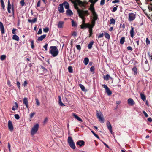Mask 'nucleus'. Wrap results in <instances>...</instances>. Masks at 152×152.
I'll use <instances>...</instances> for the list:
<instances>
[{"mask_svg": "<svg viewBox=\"0 0 152 152\" xmlns=\"http://www.w3.org/2000/svg\"><path fill=\"white\" fill-rule=\"evenodd\" d=\"M90 10L92 12L93 15V18L91 21L92 25L91 26V27H93L95 25V21L98 18V16L97 15L95 12L94 9L93 7H91L90 8Z\"/></svg>", "mask_w": 152, "mask_h": 152, "instance_id": "f257e3e1", "label": "nucleus"}, {"mask_svg": "<svg viewBox=\"0 0 152 152\" xmlns=\"http://www.w3.org/2000/svg\"><path fill=\"white\" fill-rule=\"evenodd\" d=\"M49 53L53 57L56 56L58 54L59 51L56 46H51L50 48Z\"/></svg>", "mask_w": 152, "mask_h": 152, "instance_id": "f03ea898", "label": "nucleus"}, {"mask_svg": "<svg viewBox=\"0 0 152 152\" xmlns=\"http://www.w3.org/2000/svg\"><path fill=\"white\" fill-rule=\"evenodd\" d=\"M77 12L79 15V17L83 19V17L86 15H89L88 11V10L83 11L82 10H77Z\"/></svg>", "mask_w": 152, "mask_h": 152, "instance_id": "7ed1b4c3", "label": "nucleus"}, {"mask_svg": "<svg viewBox=\"0 0 152 152\" xmlns=\"http://www.w3.org/2000/svg\"><path fill=\"white\" fill-rule=\"evenodd\" d=\"M67 142L70 147L73 149H74L75 148V146L73 140L70 136H69L68 138Z\"/></svg>", "mask_w": 152, "mask_h": 152, "instance_id": "20e7f679", "label": "nucleus"}, {"mask_svg": "<svg viewBox=\"0 0 152 152\" xmlns=\"http://www.w3.org/2000/svg\"><path fill=\"white\" fill-rule=\"evenodd\" d=\"M39 127V125L37 124L32 128L31 131V134L34 135L37 132Z\"/></svg>", "mask_w": 152, "mask_h": 152, "instance_id": "39448f33", "label": "nucleus"}, {"mask_svg": "<svg viewBox=\"0 0 152 152\" xmlns=\"http://www.w3.org/2000/svg\"><path fill=\"white\" fill-rule=\"evenodd\" d=\"M96 115L98 118L99 121L101 122H104V118L103 117V115L101 112H98L96 111Z\"/></svg>", "mask_w": 152, "mask_h": 152, "instance_id": "423d86ee", "label": "nucleus"}, {"mask_svg": "<svg viewBox=\"0 0 152 152\" xmlns=\"http://www.w3.org/2000/svg\"><path fill=\"white\" fill-rule=\"evenodd\" d=\"M136 14L131 13L129 14V20L130 21H132L135 18Z\"/></svg>", "mask_w": 152, "mask_h": 152, "instance_id": "0eeeda50", "label": "nucleus"}, {"mask_svg": "<svg viewBox=\"0 0 152 152\" xmlns=\"http://www.w3.org/2000/svg\"><path fill=\"white\" fill-rule=\"evenodd\" d=\"M107 127L110 132L111 134H113L112 129L111 125L110 122L109 121H107L106 122Z\"/></svg>", "mask_w": 152, "mask_h": 152, "instance_id": "6e6552de", "label": "nucleus"}, {"mask_svg": "<svg viewBox=\"0 0 152 152\" xmlns=\"http://www.w3.org/2000/svg\"><path fill=\"white\" fill-rule=\"evenodd\" d=\"M23 104L26 106V108L28 109V98L26 97H25L23 99Z\"/></svg>", "mask_w": 152, "mask_h": 152, "instance_id": "1a4fd4ad", "label": "nucleus"}, {"mask_svg": "<svg viewBox=\"0 0 152 152\" xmlns=\"http://www.w3.org/2000/svg\"><path fill=\"white\" fill-rule=\"evenodd\" d=\"M8 127L10 130L12 131L13 130V127L12 125V121L10 120L8 121Z\"/></svg>", "mask_w": 152, "mask_h": 152, "instance_id": "9d476101", "label": "nucleus"}, {"mask_svg": "<svg viewBox=\"0 0 152 152\" xmlns=\"http://www.w3.org/2000/svg\"><path fill=\"white\" fill-rule=\"evenodd\" d=\"M105 90L108 96H110L112 94V92L108 88V87L106 85H105Z\"/></svg>", "mask_w": 152, "mask_h": 152, "instance_id": "9b49d317", "label": "nucleus"}, {"mask_svg": "<svg viewBox=\"0 0 152 152\" xmlns=\"http://www.w3.org/2000/svg\"><path fill=\"white\" fill-rule=\"evenodd\" d=\"M76 144L80 147H81L85 145V142L84 141L79 140L77 142Z\"/></svg>", "mask_w": 152, "mask_h": 152, "instance_id": "f8f14e48", "label": "nucleus"}, {"mask_svg": "<svg viewBox=\"0 0 152 152\" xmlns=\"http://www.w3.org/2000/svg\"><path fill=\"white\" fill-rule=\"evenodd\" d=\"M58 10L61 13L64 12L63 4H60L58 7Z\"/></svg>", "mask_w": 152, "mask_h": 152, "instance_id": "ddd939ff", "label": "nucleus"}, {"mask_svg": "<svg viewBox=\"0 0 152 152\" xmlns=\"http://www.w3.org/2000/svg\"><path fill=\"white\" fill-rule=\"evenodd\" d=\"M127 101L128 104L132 106L135 103L134 101L131 98L129 99H128Z\"/></svg>", "mask_w": 152, "mask_h": 152, "instance_id": "4468645a", "label": "nucleus"}, {"mask_svg": "<svg viewBox=\"0 0 152 152\" xmlns=\"http://www.w3.org/2000/svg\"><path fill=\"white\" fill-rule=\"evenodd\" d=\"M64 23V22L61 21H59L58 24V28H62L63 27Z\"/></svg>", "mask_w": 152, "mask_h": 152, "instance_id": "2eb2a0df", "label": "nucleus"}, {"mask_svg": "<svg viewBox=\"0 0 152 152\" xmlns=\"http://www.w3.org/2000/svg\"><path fill=\"white\" fill-rule=\"evenodd\" d=\"M0 28L1 32L2 34L4 33V28L2 22H0Z\"/></svg>", "mask_w": 152, "mask_h": 152, "instance_id": "dca6fc26", "label": "nucleus"}, {"mask_svg": "<svg viewBox=\"0 0 152 152\" xmlns=\"http://www.w3.org/2000/svg\"><path fill=\"white\" fill-rule=\"evenodd\" d=\"M11 8V5L10 2V0L8 1V6H7V10L9 13H11L10 9Z\"/></svg>", "mask_w": 152, "mask_h": 152, "instance_id": "f3484780", "label": "nucleus"}, {"mask_svg": "<svg viewBox=\"0 0 152 152\" xmlns=\"http://www.w3.org/2000/svg\"><path fill=\"white\" fill-rule=\"evenodd\" d=\"M58 103L61 106H64L65 105L62 102L61 100V97L60 96H59L58 97Z\"/></svg>", "mask_w": 152, "mask_h": 152, "instance_id": "a211bd4d", "label": "nucleus"}, {"mask_svg": "<svg viewBox=\"0 0 152 152\" xmlns=\"http://www.w3.org/2000/svg\"><path fill=\"white\" fill-rule=\"evenodd\" d=\"M12 39L13 40H15L17 41H19V37L16 34L13 35Z\"/></svg>", "mask_w": 152, "mask_h": 152, "instance_id": "6ab92c4d", "label": "nucleus"}, {"mask_svg": "<svg viewBox=\"0 0 152 152\" xmlns=\"http://www.w3.org/2000/svg\"><path fill=\"white\" fill-rule=\"evenodd\" d=\"M46 37V35L44 34L39 37L38 39V40L39 41H41L42 40Z\"/></svg>", "mask_w": 152, "mask_h": 152, "instance_id": "aec40b11", "label": "nucleus"}, {"mask_svg": "<svg viewBox=\"0 0 152 152\" xmlns=\"http://www.w3.org/2000/svg\"><path fill=\"white\" fill-rule=\"evenodd\" d=\"M66 14L68 16H71V15H72L73 13L72 12L71 10H70L69 9H68L66 11Z\"/></svg>", "mask_w": 152, "mask_h": 152, "instance_id": "412c9836", "label": "nucleus"}, {"mask_svg": "<svg viewBox=\"0 0 152 152\" xmlns=\"http://www.w3.org/2000/svg\"><path fill=\"white\" fill-rule=\"evenodd\" d=\"M73 116L78 121H80L81 122H82V120L75 113H73Z\"/></svg>", "mask_w": 152, "mask_h": 152, "instance_id": "4be33fe9", "label": "nucleus"}, {"mask_svg": "<svg viewBox=\"0 0 152 152\" xmlns=\"http://www.w3.org/2000/svg\"><path fill=\"white\" fill-rule=\"evenodd\" d=\"M134 28L132 27H131V30L130 32V35L132 38H133L134 37Z\"/></svg>", "mask_w": 152, "mask_h": 152, "instance_id": "5701e85b", "label": "nucleus"}, {"mask_svg": "<svg viewBox=\"0 0 152 152\" xmlns=\"http://www.w3.org/2000/svg\"><path fill=\"white\" fill-rule=\"evenodd\" d=\"M63 4L64 5V7L66 9H69V4L67 2H64L63 3Z\"/></svg>", "mask_w": 152, "mask_h": 152, "instance_id": "b1692460", "label": "nucleus"}, {"mask_svg": "<svg viewBox=\"0 0 152 152\" xmlns=\"http://www.w3.org/2000/svg\"><path fill=\"white\" fill-rule=\"evenodd\" d=\"M15 106H13L12 108V110L15 111L16 110L18 107V104L16 102H15Z\"/></svg>", "mask_w": 152, "mask_h": 152, "instance_id": "393cba45", "label": "nucleus"}, {"mask_svg": "<svg viewBox=\"0 0 152 152\" xmlns=\"http://www.w3.org/2000/svg\"><path fill=\"white\" fill-rule=\"evenodd\" d=\"M140 95L143 101H145L146 100V97L145 95L142 93L140 94Z\"/></svg>", "mask_w": 152, "mask_h": 152, "instance_id": "a878e982", "label": "nucleus"}, {"mask_svg": "<svg viewBox=\"0 0 152 152\" xmlns=\"http://www.w3.org/2000/svg\"><path fill=\"white\" fill-rule=\"evenodd\" d=\"M75 1L76 2H77L78 4L81 6H84V3L82 1H80V0H75Z\"/></svg>", "mask_w": 152, "mask_h": 152, "instance_id": "bb28decb", "label": "nucleus"}, {"mask_svg": "<svg viewBox=\"0 0 152 152\" xmlns=\"http://www.w3.org/2000/svg\"><path fill=\"white\" fill-rule=\"evenodd\" d=\"M94 41H91L89 43V44L88 45V48L89 49H91V48L92 47V45L94 44Z\"/></svg>", "mask_w": 152, "mask_h": 152, "instance_id": "cd10ccee", "label": "nucleus"}, {"mask_svg": "<svg viewBox=\"0 0 152 152\" xmlns=\"http://www.w3.org/2000/svg\"><path fill=\"white\" fill-rule=\"evenodd\" d=\"M89 37H90L91 36L92 34V28L93 27H91V26L92 25V23H91V25H89Z\"/></svg>", "mask_w": 152, "mask_h": 152, "instance_id": "c85d7f7f", "label": "nucleus"}, {"mask_svg": "<svg viewBox=\"0 0 152 152\" xmlns=\"http://www.w3.org/2000/svg\"><path fill=\"white\" fill-rule=\"evenodd\" d=\"M112 78L108 74H107L105 76V80H111Z\"/></svg>", "mask_w": 152, "mask_h": 152, "instance_id": "c756f323", "label": "nucleus"}, {"mask_svg": "<svg viewBox=\"0 0 152 152\" xmlns=\"http://www.w3.org/2000/svg\"><path fill=\"white\" fill-rule=\"evenodd\" d=\"M89 62V59L88 58H85L83 62L85 65H87Z\"/></svg>", "mask_w": 152, "mask_h": 152, "instance_id": "7c9ffc66", "label": "nucleus"}, {"mask_svg": "<svg viewBox=\"0 0 152 152\" xmlns=\"http://www.w3.org/2000/svg\"><path fill=\"white\" fill-rule=\"evenodd\" d=\"M125 41V37H122L120 40V43L121 44H123Z\"/></svg>", "mask_w": 152, "mask_h": 152, "instance_id": "2f4dec72", "label": "nucleus"}, {"mask_svg": "<svg viewBox=\"0 0 152 152\" xmlns=\"http://www.w3.org/2000/svg\"><path fill=\"white\" fill-rule=\"evenodd\" d=\"M133 71L134 72V75H137V69L136 67H133L132 69Z\"/></svg>", "mask_w": 152, "mask_h": 152, "instance_id": "473e14b6", "label": "nucleus"}, {"mask_svg": "<svg viewBox=\"0 0 152 152\" xmlns=\"http://www.w3.org/2000/svg\"><path fill=\"white\" fill-rule=\"evenodd\" d=\"M68 70L69 72L70 73H73V69L72 67L71 66H69L68 67Z\"/></svg>", "mask_w": 152, "mask_h": 152, "instance_id": "72a5a7b5", "label": "nucleus"}, {"mask_svg": "<svg viewBox=\"0 0 152 152\" xmlns=\"http://www.w3.org/2000/svg\"><path fill=\"white\" fill-rule=\"evenodd\" d=\"M37 20L36 18H34L32 20H28V21L30 23H34L36 22Z\"/></svg>", "mask_w": 152, "mask_h": 152, "instance_id": "f704fd0d", "label": "nucleus"}, {"mask_svg": "<svg viewBox=\"0 0 152 152\" xmlns=\"http://www.w3.org/2000/svg\"><path fill=\"white\" fill-rule=\"evenodd\" d=\"M79 86L81 88L82 90L83 91H85V88L84 86L83 85L81 84H79Z\"/></svg>", "mask_w": 152, "mask_h": 152, "instance_id": "c9c22d12", "label": "nucleus"}, {"mask_svg": "<svg viewBox=\"0 0 152 152\" xmlns=\"http://www.w3.org/2000/svg\"><path fill=\"white\" fill-rule=\"evenodd\" d=\"M6 58V56L4 55H2L1 56L0 59L1 60H4Z\"/></svg>", "mask_w": 152, "mask_h": 152, "instance_id": "e433bc0d", "label": "nucleus"}, {"mask_svg": "<svg viewBox=\"0 0 152 152\" xmlns=\"http://www.w3.org/2000/svg\"><path fill=\"white\" fill-rule=\"evenodd\" d=\"M105 37L107 38L108 39H110V35L108 33L105 32Z\"/></svg>", "mask_w": 152, "mask_h": 152, "instance_id": "4c0bfd02", "label": "nucleus"}, {"mask_svg": "<svg viewBox=\"0 0 152 152\" xmlns=\"http://www.w3.org/2000/svg\"><path fill=\"white\" fill-rule=\"evenodd\" d=\"M1 7H2L3 9L4 10H5V6L4 5V2L3 1H1Z\"/></svg>", "mask_w": 152, "mask_h": 152, "instance_id": "58836bf2", "label": "nucleus"}, {"mask_svg": "<svg viewBox=\"0 0 152 152\" xmlns=\"http://www.w3.org/2000/svg\"><path fill=\"white\" fill-rule=\"evenodd\" d=\"M43 31L45 33L48 32L49 31V28H45L43 29Z\"/></svg>", "mask_w": 152, "mask_h": 152, "instance_id": "ea45409f", "label": "nucleus"}, {"mask_svg": "<svg viewBox=\"0 0 152 152\" xmlns=\"http://www.w3.org/2000/svg\"><path fill=\"white\" fill-rule=\"evenodd\" d=\"M110 24H115V21L113 19H112L110 20Z\"/></svg>", "mask_w": 152, "mask_h": 152, "instance_id": "a19ab883", "label": "nucleus"}, {"mask_svg": "<svg viewBox=\"0 0 152 152\" xmlns=\"http://www.w3.org/2000/svg\"><path fill=\"white\" fill-rule=\"evenodd\" d=\"M72 26L75 27L77 25L76 23L73 20H72Z\"/></svg>", "mask_w": 152, "mask_h": 152, "instance_id": "79ce46f5", "label": "nucleus"}, {"mask_svg": "<svg viewBox=\"0 0 152 152\" xmlns=\"http://www.w3.org/2000/svg\"><path fill=\"white\" fill-rule=\"evenodd\" d=\"M87 27V25L85 23H83L81 26V28H83Z\"/></svg>", "mask_w": 152, "mask_h": 152, "instance_id": "37998d69", "label": "nucleus"}, {"mask_svg": "<svg viewBox=\"0 0 152 152\" xmlns=\"http://www.w3.org/2000/svg\"><path fill=\"white\" fill-rule=\"evenodd\" d=\"M34 41L33 40H32L31 42V48L32 49H33L34 48Z\"/></svg>", "mask_w": 152, "mask_h": 152, "instance_id": "c03bdc74", "label": "nucleus"}, {"mask_svg": "<svg viewBox=\"0 0 152 152\" xmlns=\"http://www.w3.org/2000/svg\"><path fill=\"white\" fill-rule=\"evenodd\" d=\"M41 68L42 69V70L43 71V72H46L47 71V69L46 68H45L43 66H41Z\"/></svg>", "mask_w": 152, "mask_h": 152, "instance_id": "a18cd8bd", "label": "nucleus"}, {"mask_svg": "<svg viewBox=\"0 0 152 152\" xmlns=\"http://www.w3.org/2000/svg\"><path fill=\"white\" fill-rule=\"evenodd\" d=\"M90 70L91 71L93 72H94V66H91L90 68Z\"/></svg>", "mask_w": 152, "mask_h": 152, "instance_id": "49530a36", "label": "nucleus"}, {"mask_svg": "<svg viewBox=\"0 0 152 152\" xmlns=\"http://www.w3.org/2000/svg\"><path fill=\"white\" fill-rule=\"evenodd\" d=\"M35 100L37 105L38 106H39L40 105V102L38 100V99H36Z\"/></svg>", "mask_w": 152, "mask_h": 152, "instance_id": "de8ad7c7", "label": "nucleus"}, {"mask_svg": "<svg viewBox=\"0 0 152 152\" xmlns=\"http://www.w3.org/2000/svg\"><path fill=\"white\" fill-rule=\"evenodd\" d=\"M98 0H89V1L92 4H94L95 2H97Z\"/></svg>", "mask_w": 152, "mask_h": 152, "instance_id": "09e8293b", "label": "nucleus"}, {"mask_svg": "<svg viewBox=\"0 0 152 152\" xmlns=\"http://www.w3.org/2000/svg\"><path fill=\"white\" fill-rule=\"evenodd\" d=\"M76 47L77 49V50H78L79 51L81 49V47L79 45H77Z\"/></svg>", "mask_w": 152, "mask_h": 152, "instance_id": "8fccbe9b", "label": "nucleus"}, {"mask_svg": "<svg viewBox=\"0 0 152 152\" xmlns=\"http://www.w3.org/2000/svg\"><path fill=\"white\" fill-rule=\"evenodd\" d=\"M35 113L34 112H33L31 113L30 115V118H31L33 117L35 115Z\"/></svg>", "mask_w": 152, "mask_h": 152, "instance_id": "3c124183", "label": "nucleus"}, {"mask_svg": "<svg viewBox=\"0 0 152 152\" xmlns=\"http://www.w3.org/2000/svg\"><path fill=\"white\" fill-rule=\"evenodd\" d=\"M20 3L22 6H23L25 4L24 0H22L20 2Z\"/></svg>", "mask_w": 152, "mask_h": 152, "instance_id": "603ef678", "label": "nucleus"}, {"mask_svg": "<svg viewBox=\"0 0 152 152\" xmlns=\"http://www.w3.org/2000/svg\"><path fill=\"white\" fill-rule=\"evenodd\" d=\"M15 118L17 120H18L20 118V117L18 114H15L14 115Z\"/></svg>", "mask_w": 152, "mask_h": 152, "instance_id": "864d4df0", "label": "nucleus"}, {"mask_svg": "<svg viewBox=\"0 0 152 152\" xmlns=\"http://www.w3.org/2000/svg\"><path fill=\"white\" fill-rule=\"evenodd\" d=\"M118 7L117 6L116 7H113V10H112V12H115L117 10V7Z\"/></svg>", "mask_w": 152, "mask_h": 152, "instance_id": "5fc2aeb1", "label": "nucleus"}, {"mask_svg": "<svg viewBox=\"0 0 152 152\" xmlns=\"http://www.w3.org/2000/svg\"><path fill=\"white\" fill-rule=\"evenodd\" d=\"M48 46V44H45V45L43 47V48L45 49V50H46V51L47 50Z\"/></svg>", "mask_w": 152, "mask_h": 152, "instance_id": "6e6d98bb", "label": "nucleus"}, {"mask_svg": "<svg viewBox=\"0 0 152 152\" xmlns=\"http://www.w3.org/2000/svg\"><path fill=\"white\" fill-rule=\"evenodd\" d=\"M18 87L19 88H20V82L19 81H17L16 83Z\"/></svg>", "mask_w": 152, "mask_h": 152, "instance_id": "4d7b16f0", "label": "nucleus"}, {"mask_svg": "<svg viewBox=\"0 0 152 152\" xmlns=\"http://www.w3.org/2000/svg\"><path fill=\"white\" fill-rule=\"evenodd\" d=\"M146 42L147 45L150 44V41L148 39V38H147L146 39Z\"/></svg>", "mask_w": 152, "mask_h": 152, "instance_id": "13d9d810", "label": "nucleus"}, {"mask_svg": "<svg viewBox=\"0 0 152 152\" xmlns=\"http://www.w3.org/2000/svg\"><path fill=\"white\" fill-rule=\"evenodd\" d=\"M42 33V29L41 28H40L39 29V30L38 31V32L37 33V34H41Z\"/></svg>", "mask_w": 152, "mask_h": 152, "instance_id": "bf43d9fd", "label": "nucleus"}, {"mask_svg": "<svg viewBox=\"0 0 152 152\" xmlns=\"http://www.w3.org/2000/svg\"><path fill=\"white\" fill-rule=\"evenodd\" d=\"M103 33H102L101 34L99 35L98 36V38H100L103 37Z\"/></svg>", "mask_w": 152, "mask_h": 152, "instance_id": "052dcab7", "label": "nucleus"}, {"mask_svg": "<svg viewBox=\"0 0 152 152\" xmlns=\"http://www.w3.org/2000/svg\"><path fill=\"white\" fill-rule=\"evenodd\" d=\"M7 85L10 87L11 86V82L9 80H8L7 81Z\"/></svg>", "mask_w": 152, "mask_h": 152, "instance_id": "680f3d73", "label": "nucleus"}, {"mask_svg": "<svg viewBox=\"0 0 152 152\" xmlns=\"http://www.w3.org/2000/svg\"><path fill=\"white\" fill-rule=\"evenodd\" d=\"M142 112H143V113L144 114V115H145V117H148V115L144 111H143Z\"/></svg>", "mask_w": 152, "mask_h": 152, "instance_id": "e2e57ef3", "label": "nucleus"}, {"mask_svg": "<svg viewBox=\"0 0 152 152\" xmlns=\"http://www.w3.org/2000/svg\"><path fill=\"white\" fill-rule=\"evenodd\" d=\"M120 1L119 0H115L114 1H112V3H118Z\"/></svg>", "mask_w": 152, "mask_h": 152, "instance_id": "0e129e2a", "label": "nucleus"}, {"mask_svg": "<svg viewBox=\"0 0 152 152\" xmlns=\"http://www.w3.org/2000/svg\"><path fill=\"white\" fill-rule=\"evenodd\" d=\"M127 50H129L132 51V48L131 46H128L127 48Z\"/></svg>", "mask_w": 152, "mask_h": 152, "instance_id": "69168bd1", "label": "nucleus"}, {"mask_svg": "<svg viewBox=\"0 0 152 152\" xmlns=\"http://www.w3.org/2000/svg\"><path fill=\"white\" fill-rule=\"evenodd\" d=\"M91 132H92V133L95 136H96V137H97V138H98L99 137V136H98V135H97L94 132L92 131H91Z\"/></svg>", "mask_w": 152, "mask_h": 152, "instance_id": "338daca9", "label": "nucleus"}, {"mask_svg": "<svg viewBox=\"0 0 152 152\" xmlns=\"http://www.w3.org/2000/svg\"><path fill=\"white\" fill-rule=\"evenodd\" d=\"M16 30V29H15V28H13V30H12V33L13 34H15V31Z\"/></svg>", "mask_w": 152, "mask_h": 152, "instance_id": "774afa93", "label": "nucleus"}]
</instances>
